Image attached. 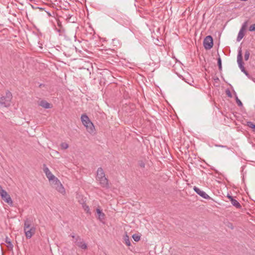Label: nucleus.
Listing matches in <instances>:
<instances>
[{
	"mask_svg": "<svg viewBox=\"0 0 255 255\" xmlns=\"http://www.w3.org/2000/svg\"><path fill=\"white\" fill-rule=\"evenodd\" d=\"M33 220L31 218H26L24 222L23 230L27 239H30L35 233L36 228L31 226Z\"/></svg>",
	"mask_w": 255,
	"mask_h": 255,
	"instance_id": "f257e3e1",
	"label": "nucleus"
},
{
	"mask_svg": "<svg viewBox=\"0 0 255 255\" xmlns=\"http://www.w3.org/2000/svg\"><path fill=\"white\" fill-rule=\"evenodd\" d=\"M96 178L102 187L106 189L110 187L109 180L106 177L105 173L102 168H98Z\"/></svg>",
	"mask_w": 255,
	"mask_h": 255,
	"instance_id": "f03ea898",
	"label": "nucleus"
},
{
	"mask_svg": "<svg viewBox=\"0 0 255 255\" xmlns=\"http://www.w3.org/2000/svg\"><path fill=\"white\" fill-rule=\"evenodd\" d=\"M81 120L87 131L90 133H94L95 131L94 125L87 115L86 114L82 115L81 117Z\"/></svg>",
	"mask_w": 255,
	"mask_h": 255,
	"instance_id": "7ed1b4c3",
	"label": "nucleus"
},
{
	"mask_svg": "<svg viewBox=\"0 0 255 255\" xmlns=\"http://www.w3.org/2000/svg\"><path fill=\"white\" fill-rule=\"evenodd\" d=\"M12 98V94L9 91H7L4 96H2L0 99V104L1 106L8 107L10 105Z\"/></svg>",
	"mask_w": 255,
	"mask_h": 255,
	"instance_id": "20e7f679",
	"label": "nucleus"
},
{
	"mask_svg": "<svg viewBox=\"0 0 255 255\" xmlns=\"http://www.w3.org/2000/svg\"><path fill=\"white\" fill-rule=\"evenodd\" d=\"M0 197L1 199L9 206H12L13 201L7 192L4 190L0 185Z\"/></svg>",
	"mask_w": 255,
	"mask_h": 255,
	"instance_id": "39448f33",
	"label": "nucleus"
},
{
	"mask_svg": "<svg viewBox=\"0 0 255 255\" xmlns=\"http://www.w3.org/2000/svg\"><path fill=\"white\" fill-rule=\"evenodd\" d=\"M237 62L239 65V67L246 76H249V74L248 72L245 70L244 66V63L243 62L242 48L240 47L238 50V53L237 55Z\"/></svg>",
	"mask_w": 255,
	"mask_h": 255,
	"instance_id": "423d86ee",
	"label": "nucleus"
},
{
	"mask_svg": "<svg viewBox=\"0 0 255 255\" xmlns=\"http://www.w3.org/2000/svg\"><path fill=\"white\" fill-rule=\"evenodd\" d=\"M203 45L205 49L209 50L211 49L213 46L212 37L210 35L206 36L204 40Z\"/></svg>",
	"mask_w": 255,
	"mask_h": 255,
	"instance_id": "0eeeda50",
	"label": "nucleus"
},
{
	"mask_svg": "<svg viewBox=\"0 0 255 255\" xmlns=\"http://www.w3.org/2000/svg\"><path fill=\"white\" fill-rule=\"evenodd\" d=\"M43 171L45 173L47 178L49 181H52L56 178L49 170V168L46 166L45 164L43 165Z\"/></svg>",
	"mask_w": 255,
	"mask_h": 255,
	"instance_id": "6e6552de",
	"label": "nucleus"
},
{
	"mask_svg": "<svg viewBox=\"0 0 255 255\" xmlns=\"http://www.w3.org/2000/svg\"><path fill=\"white\" fill-rule=\"evenodd\" d=\"M74 243L82 249H86L87 248V244L79 236H77L76 238V241H74Z\"/></svg>",
	"mask_w": 255,
	"mask_h": 255,
	"instance_id": "1a4fd4ad",
	"label": "nucleus"
},
{
	"mask_svg": "<svg viewBox=\"0 0 255 255\" xmlns=\"http://www.w3.org/2000/svg\"><path fill=\"white\" fill-rule=\"evenodd\" d=\"M193 189L195 192L202 198L205 199H210L211 198L205 192L201 190L197 187L194 186Z\"/></svg>",
	"mask_w": 255,
	"mask_h": 255,
	"instance_id": "9d476101",
	"label": "nucleus"
},
{
	"mask_svg": "<svg viewBox=\"0 0 255 255\" xmlns=\"http://www.w3.org/2000/svg\"><path fill=\"white\" fill-rule=\"evenodd\" d=\"M59 185L58 186H56V190L61 194L64 195L65 194V190L61 183H58Z\"/></svg>",
	"mask_w": 255,
	"mask_h": 255,
	"instance_id": "9b49d317",
	"label": "nucleus"
},
{
	"mask_svg": "<svg viewBox=\"0 0 255 255\" xmlns=\"http://www.w3.org/2000/svg\"><path fill=\"white\" fill-rule=\"evenodd\" d=\"M39 105V106L46 109H50L51 108L50 104L47 101L44 100L41 101Z\"/></svg>",
	"mask_w": 255,
	"mask_h": 255,
	"instance_id": "f8f14e48",
	"label": "nucleus"
},
{
	"mask_svg": "<svg viewBox=\"0 0 255 255\" xmlns=\"http://www.w3.org/2000/svg\"><path fill=\"white\" fill-rule=\"evenodd\" d=\"M66 20L67 22L74 23L76 21V17L73 16L72 15L68 14L66 15Z\"/></svg>",
	"mask_w": 255,
	"mask_h": 255,
	"instance_id": "ddd939ff",
	"label": "nucleus"
},
{
	"mask_svg": "<svg viewBox=\"0 0 255 255\" xmlns=\"http://www.w3.org/2000/svg\"><path fill=\"white\" fill-rule=\"evenodd\" d=\"M96 212L98 214V218L100 221H102L103 219H104L105 214L102 212V211L100 209H97Z\"/></svg>",
	"mask_w": 255,
	"mask_h": 255,
	"instance_id": "4468645a",
	"label": "nucleus"
},
{
	"mask_svg": "<svg viewBox=\"0 0 255 255\" xmlns=\"http://www.w3.org/2000/svg\"><path fill=\"white\" fill-rule=\"evenodd\" d=\"M231 203L235 207H236L238 209H240L241 208V204H240V203L237 201L236 200V199H232V200H231Z\"/></svg>",
	"mask_w": 255,
	"mask_h": 255,
	"instance_id": "2eb2a0df",
	"label": "nucleus"
},
{
	"mask_svg": "<svg viewBox=\"0 0 255 255\" xmlns=\"http://www.w3.org/2000/svg\"><path fill=\"white\" fill-rule=\"evenodd\" d=\"M244 35L245 31L240 29L237 36V40L240 41L244 37Z\"/></svg>",
	"mask_w": 255,
	"mask_h": 255,
	"instance_id": "dca6fc26",
	"label": "nucleus"
},
{
	"mask_svg": "<svg viewBox=\"0 0 255 255\" xmlns=\"http://www.w3.org/2000/svg\"><path fill=\"white\" fill-rule=\"evenodd\" d=\"M124 240H125V244L128 246H129L130 245V242L129 239L128 238V236L127 234H126L124 236Z\"/></svg>",
	"mask_w": 255,
	"mask_h": 255,
	"instance_id": "f3484780",
	"label": "nucleus"
},
{
	"mask_svg": "<svg viewBox=\"0 0 255 255\" xmlns=\"http://www.w3.org/2000/svg\"><path fill=\"white\" fill-rule=\"evenodd\" d=\"M82 207H83V208L84 209V210L87 212V213L89 214H91L89 207L88 205H87L85 204H83L82 205Z\"/></svg>",
	"mask_w": 255,
	"mask_h": 255,
	"instance_id": "a211bd4d",
	"label": "nucleus"
},
{
	"mask_svg": "<svg viewBox=\"0 0 255 255\" xmlns=\"http://www.w3.org/2000/svg\"><path fill=\"white\" fill-rule=\"evenodd\" d=\"M235 96H236V101L237 102V104L239 107H242L243 106V103L241 102V101L238 98L236 93H235Z\"/></svg>",
	"mask_w": 255,
	"mask_h": 255,
	"instance_id": "6ab92c4d",
	"label": "nucleus"
},
{
	"mask_svg": "<svg viewBox=\"0 0 255 255\" xmlns=\"http://www.w3.org/2000/svg\"><path fill=\"white\" fill-rule=\"evenodd\" d=\"M52 182V184L54 186L55 188H56V186H58L59 185L58 184V182L61 183L60 180L57 178H55V179L54 180H53Z\"/></svg>",
	"mask_w": 255,
	"mask_h": 255,
	"instance_id": "aec40b11",
	"label": "nucleus"
},
{
	"mask_svg": "<svg viewBox=\"0 0 255 255\" xmlns=\"http://www.w3.org/2000/svg\"><path fill=\"white\" fill-rule=\"evenodd\" d=\"M132 238L135 242H138L140 240V237L136 234H133L132 235Z\"/></svg>",
	"mask_w": 255,
	"mask_h": 255,
	"instance_id": "412c9836",
	"label": "nucleus"
},
{
	"mask_svg": "<svg viewBox=\"0 0 255 255\" xmlns=\"http://www.w3.org/2000/svg\"><path fill=\"white\" fill-rule=\"evenodd\" d=\"M250 55V53L249 51L246 50L245 52V56H244L245 60L246 61H247L249 60Z\"/></svg>",
	"mask_w": 255,
	"mask_h": 255,
	"instance_id": "4be33fe9",
	"label": "nucleus"
},
{
	"mask_svg": "<svg viewBox=\"0 0 255 255\" xmlns=\"http://www.w3.org/2000/svg\"><path fill=\"white\" fill-rule=\"evenodd\" d=\"M218 65L219 66V69L221 71L222 70V61H221V58L219 56L218 58Z\"/></svg>",
	"mask_w": 255,
	"mask_h": 255,
	"instance_id": "5701e85b",
	"label": "nucleus"
},
{
	"mask_svg": "<svg viewBox=\"0 0 255 255\" xmlns=\"http://www.w3.org/2000/svg\"><path fill=\"white\" fill-rule=\"evenodd\" d=\"M248 126L253 128L254 129V131H255V124H254L252 122H248Z\"/></svg>",
	"mask_w": 255,
	"mask_h": 255,
	"instance_id": "b1692460",
	"label": "nucleus"
},
{
	"mask_svg": "<svg viewBox=\"0 0 255 255\" xmlns=\"http://www.w3.org/2000/svg\"><path fill=\"white\" fill-rule=\"evenodd\" d=\"M8 238H6V242L7 243V247L12 249L13 248V245L12 244L11 242L8 240Z\"/></svg>",
	"mask_w": 255,
	"mask_h": 255,
	"instance_id": "393cba45",
	"label": "nucleus"
},
{
	"mask_svg": "<svg viewBox=\"0 0 255 255\" xmlns=\"http://www.w3.org/2000/svg\"><path fill=\"white\" fill-rule=\"evenodd\" d=\"M184 80L186 83L190 85H192V83L194 82L193 79L191 78H190L189 79L185 78Z\"/></svg>",
	"mask_w": 255,
	"mask_h": 255,
	"instance_id": "a878e982",
	"label": "nucleus"
},
{
	"mask_svg": "<svg viewBox=\"0 0 255 255\" xmlns=\"http://www.w3.org/2000/svg\"><path fill=\"white\" fill-rule=\"evenodd\" d=\"M247 24H248V22L246 21L245 22H244L242 26V27L241 28V30H243L244 31H245L246 30V28L247 26Z\"/></svg>",
	"mask_w": 255,
	"mask_h": 255,
	"instance_id": "bb28decb",
	"label": "nucleus"
},
{
	"mask_svg": "<svg viewBox=\"0 0 255 255\" xmlns=\"http://www.w3.org/2000/svg\"><path fill=\"white\" fill-rule=\"evenodd\" d=\"M61 146L63 149H67L68 148L69 145L67 143L63 142L61 144Z\"/></svg>",
	"mask_w": 255,
	"mask_h": 255,
	"instance_id": "cd10ccee",
	"label": "nucleus"
},
{
	"mask_svg": "<svg viewBox=\"0 0 255 255\" xmlns=\"http://www.w3.org/2000/svg\"><path fill=\"white\" fill-rule=\"evenodd\" d=\"M249 30L250 31H255V23L251 25L249 27Z\"/></svg>",
	"mask_w": 255,
	"mask_h": 255,
	"instance_id": "c85d7f7f",
	"label": "nucleus"
},
{
	"mask_svg": "<svg viewBox=\"0 0 255 255\" xmlns=\"http://www.w3.org/2000/svg\"><path fill=\"white\" fill-rule=\"evenodd\" d=\"M226 94L227 95V96L230 97V98H232V94L230 92V91L229 90V89H227L226 91Z\"/></svg>",
	"mask_w": 255,
	"mask_h": 255,
	"instance_id": "c756f323",
	"label": "nucleus"
},
{
	"mask_svg": "<svg viewBox=\"0 0 255 255\" xmlns=\"http://www.w3.org/2000/svg\"><path fill=\"white\" fill-rule=\"evenodd\" d=\"M71 236L72 238L75 239V241H76V238L77 237V236H75L74 234L71 235Z\"/></svg>",
	"mask_w": 255,
	"mask_h": 255,
	"instance_id": "7c9ffc66",
	"label": "nucleus"
},
{
	"mask_svg": "<svg viewBox=\"0 0 255 255\" xmlns=\"http://www.w3.org/2000/svg\"><path fill=\"white\" fill-rule=\"evenodd\" d=\"M227 197L230 199L231 201L232 200V199H234L232 196L230 195H228Z\"/></svg>",
	"mask_w": 255,
	"mask_h": 255,
	"instance_id": "2f4dec72",
	"label": "nucleus"
},
{
	"mask_svg": "<svg viewBox=\"0 0 255 255\" xmlns=\"http://www.w3.org/2000/svg\"><path fill=\"white\" fill-rule=\"evenodd\" d=\"M140 166L142 167H144V163H141Z\"/></svg>",
	"mask_w": 255,
	"mask_h": 255,
	"instance_id": "473e14b6",
	"label": "nucleus"
},
{
	"mask_svg": "<svg viewBox=\"0 0 255 255\" xmlns=\"http://www.w3.org/2000/svg\"><path fill=\"white\" fill-rule=\"evenodd\" d=\"M216 146H218V147H225V146H224V145H216Z\"/></svg>",
	"mask_w": 255,
	"mask_h": 255,
	"instance_id": "72a5a7b5",
	"label": "nucleus"
}]
</instances>
